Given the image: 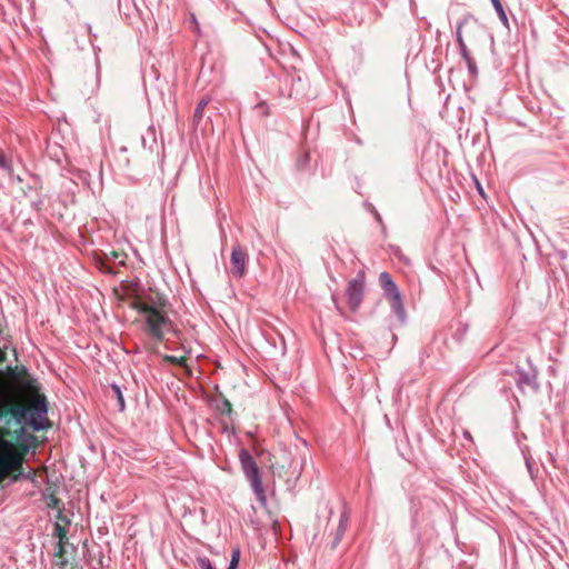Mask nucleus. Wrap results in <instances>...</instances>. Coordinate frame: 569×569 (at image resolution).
Masks as SVG:
<instances>
[{"label": "nucleus", "instance_id": "4be33fe9", "mask_svg": "<svg viewBox=\"0 0 569 569\" xmlns=\"http://www.w3.org/2000/svg\"><path fill=\"white\" fill-rule=\"evenodd\" d=\"M190 21H191V23L193 26L194 32L197 33L198 37H200L201 36V29H200V24H199V22H198V20L196 18L194 13L190 14Z\"/></svg>", "mask_w": 569, "mask_h": 569}, {"label": "nucleus", "instance_id": "dca6fc26", "mask_svg": "<svg viewBox=\"0 0 569 569\" xmlns=\"http://www.w3.org/2000/svg\"><path fill=\"white\" fill-rule=\"evenodd\" d=\"M209 102H210V98L204 97V98L200 99V101L197 103V107H196L193 116H192V126L194 128H197L199 126V123L201 122V120L203 118L204 108L208 106Z\"/></svg>", "mask_w": 569, "mask_h": 569}, {"label": "nucleus", "instance_id": "bb28decb", "mask_svg": "<svg viewBox=\"0 0 569 569\" xmlns=\"http://www.w3.org/2000/svg\"><path fill=\"white\" fill-rule=\"evenodd\" d=\"M307 160H308V154H306L302 159H300V160L298 161V168H299V169H302V167L305 166V163L307 162Z\"/></svg>", "mask_w": 569, "mask_h": 569}, {"label": "nucleus", "instance_id": "aec40b11", "mask_svg": "<svg viewBox=\"0 0 569 569\" xmlns=\"http://www.w3.org/2000/svg\"><path fill=\"white\" fill-rule=\"evenodd\" d=\"M54 535L59 538V541H67V531L66 529L60 526L59 523H56L54 526Z\"/></svg>", "mask_w": 569, "mask_h": 569}, {"label": "nucleus", "instance_id": "c756f323", "mask_svg": "<svg viewBox=\"0 0 569 569\" xmlns=\"http://www.w3.org/2000/svg\"><path fill=\"white\" fill-rule=\"evenodd\" d=\"M6 360V352L0 349V362H3Z\"/></svg>", "mask_w": 569, "mask_h": 569}, {"label": "nucleus", "instance_id": "473e14b6", "mask_svg": "<svg viewBox=\"0 0 569 569\" xmlns=\"http://www.w3.org/2000/svg\"><path fill=\"white\" fill-rule=\"evenodd\" d=\"M286 81H287V82H290V83H293L295 78H293V77H287V78H286Z\"/></svg>", "mask_w": 569, "mask_h": 569}, {"label": "nucleus", "instance_id": "cd10ccee", "mask_svg": "<svg viewBox=\"0 0 569 569\" xmlns=\"http://www.w3.org/2000/svg\"><path fill=\"white\" fill-rule=\"evenodd\" d=\"M299 96V91L296 89H291L288 93L289 98H297Z\"/></svg>", "mask_w": 569, "mask_h": 569}, {"label": "nucleus", "instance_id": "393cba45", "mask_svg": "<svg viewBox=\"0 0 569 569\" xmlns=\"http://www.w3.org/2000/svg\"><path fill=\"white\" fill-rule=\"evenodd\" d=\"M0 168L1 169H9L10 168L9 162L6 159V156L1 151H0Z\"/></svg>", "mask_w": 569, "mask_h": 569}, {"label": "nucleus", "instance_id": "c85d7f7f", "mask_svg": "<svg viewBox=\"0 0 569 569\" xmlns=\"http://www.w3.org/2000/svg\"><path fill=\"white\" fill-rule=\"evenodd\" d=\"M60 558H61V560H60V562H59V566H60V568H63V567H66V566H67L68 560H67V559H64V558H62V557H60Z\"/></svg>", "mask_w": 569, "mask_h": 569}, {"label": "nucleus", "instance_id": "7ed1b4c3", "mask_svg": "<svg viewBox=\"0 0 569 569\" xmlns=\"http://www.w3.org/2000/svg\"><path fill=\"white\" fill-rule=\"evenodd\" d=\"M133 308L144 317L146 329L148 333L157 341L164 339L166 331H172L178 335L174 326L168 315L153 306L143 301H134Z\"/></svg>", "mask_w": 569, "mask_h": 569}, {"label": "nucleus", "instance_id": "423d86ee", "mask_svg": "<svg viewBox=\"0 0 569 569\" xmlns=\"http://www.w3.org/2000/svg\"><path fill=\"white\" fill-rule=\"evenodd\" d=\"M239 461L241 466V470L250 483V487L260 503L261 507L267 506V496L266 490L262 482L261 471L254 461L251 453L246 449L241 448L239 451Z\"/></svg>", "mask_w": 569, "mask_h": 569}, {"label": "nucleus", "instance_id": "b1692460", "mask_svg": "<svg viewBox=\"0 0 569 569\" xmlns=\"http://www.w3.org/2000/svg\"><path fill=\"white\" fill-rule=\"evenodd\" d=\"M67 543V541H58V546H57V550H56V556L57 557H62L63 553H64V545Z\"/></svg>", "mask_w": 569, "mask_h": 569}, {"label": "nucleus", "instance_id": "5701e85b", "mask_svg": "<svg viewBox=\"0 0 569 569\" xmlns=\"http://www.w3.org/2000/svg\"><path fill=\"white\" fill-rule=\"evenodd\" d=\"M221 426H222V431L226 432V433H229V432H234V428L232 426V423H229L224 420L221 421Z\"/></svg>", "mask_w": 569, "mask_h": 569}, {"label": "nucleus", "instance_id": "39448f33", "mask_svg": "<svg viewBox=\"0 0 569 569\" xmlns=\"http://www.w3.org/2000/svg\"><path fill=\"white\" fill-rule=\"evenodd\" d=\"M239 461L241 466V470L250 483V487L260 503L261 507L267 506V496L266 490L262 482L261 471L254 461L251 453L246 449L241 448L239 451Z\"/></svg>", "mask_w": 569, "mask_h": 569}, {"label": "nucleus", "instance_id": "f3484780", "mask_svg": "<svg viewBox=\"0 0 569 569\" xmlns=\"http://www.w3.org/2000/svg\"><path fill=\"white\" fill-rule=\"evenodd\" d=\"M490 1L495 8L500 21L502 22V24L505 27H508L509 26L508 17H507V13L503 9L501 1L500 0H490Z\"/></svg>", "mask_w": 569, "mask_h": 569}, {"label": "nucleus", "instance_id": "9d476101", "mask_svg": "<svg viewBox=\"0 0 569 569\" xmlns=\"http://www.w3.org/2000/svg\"><path fill=\"white\" fill-rule=\"evenodd\" d=\"M365 272H358L357 277L348 282L346 295L351 311H357L363 300Z\"/></svg>", "mask_w": 569, "mask_h": 569}, {"label": "nucleus", "instance_id": "6e6552de", "mask_svg": "<svg viewBox=\"0 0 569 569\" xmlns=\"http://www.w3.org/2000/svg\"><path fill=\"white\" fill-rule=\"evenodd\" d=\"M379 283L385 292V296L389 300L392 310L395 311L397 317L401 321H403L406 312H405V307L402 303V298H401L400 291H399L397 284L395 283L391 274L387 271L381 272L379 274Z\"/></svg>", "mask_w": 569, "mask_h": 569}, {"label": "nucleus", "instance_id": "f03ea898", "mask_svg": "<svg viewBox=\"0 0 569 569\" xmlns=\"http://www.w3.org/2000/svg\"><path fill=\"white\" fill-rule=\"evenodd\" d=\"M22 465L23 456L17 450L11 441L4 439L0 433V482L3 481L12 471L16 472L11 476L12 482H18L22 479L34 482L36 472L32 469L24 472Z\"/></svg>", "mask_w": 569, "mask_h": 569}, {"label": "nucleus", "instance_id": "412c9836", "mask_svg": "<svg viewBox=\"0 0 569 569\" xmlns=\"http://www.w3.org/2000/svg\"><path fill=\"white\" fill-rule=\"evenodd\" d=\"M9 370L11 372V376L16 379H20L22 375L27 373V369L24 367H14L13 369L9 368Z\"/></svg>", "mask_w": 569, "mask_h": 569}, {"label": "nucleus", "instance_id": "20e7f679", "mask_svg": "<svg viewBox=\"0 0 569 569\" xmlns=\"http://www.w3.org/2000/svg\"><path fill=\"white\" fill-rule=\"evenodd\" d=\"M481 31V27L476 19L471 17L463 18L458 24L456 30V38L460 49L462 59L465 60L470 74L476 76L478 73L477 64L471 58L467 48L465 38L469 41H475L478 33Z\"/></svg>", "mask_w": 569, "mask_h": 569}, {"label": "nucleus", "instance_id": "6ab92c4d", "mask_svg": "<svg viewBox=\"0 0 569 569\" xmlns=\"http://www.w3.org/2000/svg\"><path fill=\"white\" fill-rule=\"evenodd\" d=\"M162 359L166 362L174 363V365H178V366H184V363H186V360L182 357L178 358V357H174V356L164 355Z\"/></svg>", "mask_w": 569, "mask_h": 569}, {"label": "nucleus", "instance_id": "a878e982", "mask_svg": "<svg viewBox=\"0 0 569 569\" xmlns=\"http://www.w3.org/2000/svg\"><path fill=\"white\" fill-rule=\"evenodd\" d=\"M59 502H60V500L56 496L51 495L50 496V501L48 502V506L50 508H58L59 507Z\"/></svg>", "mask_w": 569, "mask_h": 569}, {"label": "nucleus", "instance_id": "7c9ffc66", "mask_svg": "<svg viewBox=\"0 0 569 569\" xmlns=\"http://www.w3.org/2000/svg\"><path fill=\"white\" fill-rule=\"evenodd\" d=\"M463 437H465L466 439L472 440V437H471V435H470V432H469L468 430H465V431H463Z\"/></svg>", "mask_w": 569, "mask_h": 569}, {"label": "nucleus", "instance_id": "2eb2a0df", "mask_svg": "<svg viewBox=\"0 0 569 569\" xmlns=\"http://www.w3.org/2000/svg\"><path fill=\"white\" fill-rule=\"evenodd\" d=\"M213 408L217 412L221 413L222 416L228 417L230 420L232 419L233 410L231 402L224 397H221L220 399H214Z\"/></svg>", "mask_w": 569, "mask_h": 569}, {"label": "nucleus", "instance_id": "a211bd4d", "mask_svg": "<svg viewBox=\"0 0 569 569\" xmlns=\"http://www.w3.org/2000/svg\"><path fill=\"white\" fill-rule=\"evenodd\" d=\"M110 387H111V390L113 391L114 397L117 398L119 410L123 411L126 408V403H124V398H123L120 387L116 383H112Z\"/></svg>", "mask_w": 569, "mask_h": 569}, {"label": "nucleus", "instance_id": "0eeeda50", "mask_svg": "<svg viewBox=\"0 0 569 569\" xmlns=\"http://www.w3.org/2000/svg\"><path fill=\"white\" fill-rule=\"evenodd\" d=\"M239 461L241 466V470L250 483V487L260 503L261 507L267 506V496L266 490L262 482L261 471L254 461L251 453L246 449L241 448L239 451Z\"/></svg>", "mask_w": 569, "mask_h": 569}, {"label": "nucleus", "instance_id": "72a5a7b5", "mask_svg": "<svg viewBox=\"0 0 569 569\" xmlns=\"http://www.w3.org/2000/svg\"><path fill=\"white\" fill-rule=\"evenodd\" d=\"M120 151H121V152H126V151H127V148H126V147H121V148H120Z\"/></svg>", "mask_w": 569, "mask_h": 569}, {"label": "nucleus", "instance_id": "f257e3e1", "mask_svg": "<svg viewBox=\"0 0 569 569\" xmlns=\"http://www.w3.org/2000/svg\"><path fill=\"white\" fill-rule=\"evenodd\" d=\"M10 415L18 425H27L33 431H40L50 428L47 418L48 402L43 395H37L33 402L29 407L8 405L0 406V418Z\"/></svg>", "mask_w": 569, "mask_h": 569}, {"label": "nucleus", "instance_id": "ddd939ff", "mask_svg": "<svg viewBox=\"0 0 569 569\" xmlns=\"http://www.w3.org/2000/svg\"><path fill=\"white\" fill-rule=\"evenodd\" d=\"M239 559H240V550H239V548H234L232 550L230 562L226 569H237V567L239 565ZM197 562H198V566L200 569H216L213 567L212 562L210 561V559L207 557L198 558Z\"/></svg>", "mask_w": 569, "mask_h": 569}, {"label": "nucleus", "instance_id": "2f4dec72", "mask_svg": "<svg viewBox=\"0 0 569 569\" xmlns=\"http://www.w3.org/2000/svg\"><path fill=\"white\" fill-rule=\"evenodd\" d=\"M477 189H478L479 193H480L481 196H483V190H482V188H481V186H480V183H479V182H477Z\"/></svg>", "mask_w": 569, "mask_h": 569}, {"label": "nucleus", "instance_id": "9b49d317", "mask_svg": "<svg viewBox=\"0 0 569 569\" xmlns=\"http://www.w3.org/2000/svg\"><path fill=\"white\" fill-rule=\"evenodd\" d=\"M247 261V251L240 244L233 246L230 256V272L234 278L240 279L244 276Z\"/></svg>", "mask_w": 569, "mask_h": 569}, {"label": "nucleus", "instance_id": "1a4fd4ad", "mask_svg": "<svg viewBox=\"0 0 569 569\" xmlns=\"http://www.w3.org/2000/svg\"><path fill=\"white\" fill-rule=\"evenodd\" d=\"M379 283L385 292V296L389 300L392 310L395 311L397 317L401 321H403L406 312H405V307L402 303V298H401L400 291H399L397 284L395 283L391 274L387 271L381 272L379 274Z\"/></svg>", "mask_w": 569, "mask_h": 569}, {"label": "nucleus", "instance_id": "4468645a", "mask_svg": "<svg viewBox=\"0 0 569 569\" xmlns=\"http://www.w3.org/2000/svg\"><path fill=\"white\" fill-rule=\"evenodd\" d=\"M348 523H349V512L347 510H343L340 515L339 523L333 532V538L331 540L332 549H335L341 541V539L345 536V532L347 530Z\"/></svg>", "mask_w": 569, "mask_h": 569}, {"label": "nucleus", "instance_id": "f8f14e48", "mask_svg": "<svg viewBox=\"0 0 569 569\" xmlns=\"http://www.w3.org/2000/svg\"><path fill=\"white\" fill-rule=\"evenodd\" d=\"M517 378L516 382L519 389L525 390L526 388H529L533 391H537L539 389V385L537 382V369L533 367H529L528 370L518 367L517 370Z\"/></svg>", "mask_w": 569, "mask_h": 569}]
</instances>
